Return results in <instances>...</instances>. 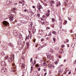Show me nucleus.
Segmentation results:
<instances>
[{"label":"nucleus","instance_id":"obj_62","mask_svg":"<svg viewBox=\"0 0 76 76\" xmlns=\"http://www.w3.org/2000/svg\"><path fill=\"white\" fill-rule=\"evenodd\" d=\"M71 33H72V32H73V30H71Z\"/></svg>","mask_w":76,"mask_h":76},{"label":"nucleus","instance_id":"obj_5","mask_svg":"<svg viewBox=\"0 0 76 76\" xmlns=\"http://www.w3.org/2000/svg\"><path fill=\"white\" fill-rule=\"evenodd\" d=\"M13 33L15 36H18V32L15 30H14L13 31Z\"/></svg>","mask_w":76,"mask_h":76},{"label":"nucleus","instance_id":"obj_4","mask_svg":"<svg viewBox=\"0 0 76 76\" xmlns=\"http://www.w3.org/2000/svg\"><path fill=\"white\" fill-rule=\"evenodd\" d=\"M38 7V9L39 10V12H40L41 10L40 9H42V6L41 5L39 4V3H38L37 4Z\"/></svg>","mask_w":76,"mask_h":76},{"label":"nucleus","instance_id":"obj_45","mask_svg":"<svg viewBox=\"0 0 76 76\" xmlns=\"http://www.w3.org/2000/svg\"><path fill=\"white\" fill-rule=\"evenodd\" d=\"M52 67H53V68H54L55 66L53 65H52Z\"/></svg>","mask_w":76,"mask_h":76},{"label":"nucleus","instance_id":"obj_30","mask_svg":"<svg viewBox=\"0 0 76 76\" xmlns=\"http://www.w3.org/2000/svg\"><path fill=\"white\" fill-rule=\"evenodd\" d=\"M38 56H36V59H38Z\"/></svg>","mask_w":76,"mask_h":76},{"label":"nucleus","instance_id":"obj_47","mask_svg":"<svg viewBox=\"0 0 76 76\" xmlns=\"http://www.w3.org/2000/svg\"><path fill=\"white\" fill-rule=\"evenodd\" d=\"M66 42H69V39H66Z\"/></svg>","mask_w":76,"mask_h":76},{"label":"nucleus","instance_id":"obj_18","mask_svg":"<svg viewBox=\"0 0 76 76\" xmlns=\"http://www.w3.org/2000/svg\"><path fill=\"white\" fill-rule=\"evenodd\" d=\"M10 47H13V44H11V43H10Z\"/></svg>","mask_w":76,"mask_h":76},{"label":"nucleus","instance_id":"obj_9","mask_svg":"<svg viewBox=\"0 0 76 76\" xmlns=\"http://www.w3.org/2000/svg\"><path fill=\"white\" fill-rule=\"evenodd\" d=\"M56 6L57 7H58V6H60L61 5V4L60 3V2H58L57 3H56Z\"/></svg>","mask_w":76,"mask_h":76},{"label":"nucleus","instance_id":"obj_64","mask_svg":"<svg viewBox=\"0 0 76 76\" xmlns=\"http://www.w3.org/2000/svg\"><path fill=\"white\" fill-rule=\"evenodd\" d=\"M46 75H47V72H45V76H46Z\"/></svg>","mask_w":76,"mask_h":76},{"label":"nucleus","instance_id":"obj_37","mask_svg":"<svg viewBox=\"0 0 76 76\" xmlns=\"http://www.w3.org/2000/svg\"><path fill=\"white\" fill-rule=\"evenodd\" d=\"M64 45H62L61 46V47L62 48H64Z\"/></svg>","mask_w":76,"mask_h":76},{"label":"nucleus","instance_id":"obj_51","mask_svg":"<svg viewBox=\"0 0 76 76\" xmlns=\"http://www.w3.org/2000/svg\"><path fill=\"white\" fill-rule=\"evenodd\" d=\"M32 60V58H31L30 59V62L31 63V61Z\"/></svg>","mask_w":76,"mask_h":76},{"label":"nucleus","instance_id":"obj_54","mask_svg":"<svg viewBox=\"0 0 76 76\" xmlns=\"http://www.w3.org/2000/svg\"><path fill=\"white\" fill-rule=\"evenodd\" d=\"M68 74H69V75H70V74H71V71H70V72H69Z\"/></svg>","mask_w":76,"mask_h":76},{"label":"nucleus","instance_id":"obj_38","mask_svg":"<svg viewBox=\"0 0 76 76\" xmlns=\"http://www.w3.org/2000/svg\"><path fill=\"white\" fill-rule=\"evenodd\" d=\"M48 58H50V56L48 55Z\"/></svg>","mask_w":76,"mask_h":76},{"label":"nucleus","instance_id":"obj_44","mask_svg":"<svg viewBox=\"0 0 76 76\" xmlns=\"http://www.w3.org/2000/svg\"><path fill=\"white\" fill-rule=\"evenodd\" d=\"M27 37V38L28 39H29V36H28Z\"/></svg>","mask_w":76,"mask_h":76},{"label":"nucleus","instance_id":"obj_58","mask_svg":"<svg viewBox=\"0 0 76 76\" xmlns=\"http://www.w3.org/2000/svg\"><path fill=\"white\" fill-rule=\"evenodd\" d=\"M44 41V39H42L41 40V41Z\"/></svg>","mask_w":76,"mask_h":76},{"label":"nucleus","instance_id":"obj_33","mask_svg":"<svg viewBox=\"0 0 76 76\" xmlns=\"http://www.w3.org/2000/svg\"><path fill=\"white\" fill-rule=\"evenodd\" d=\"M30 25L31 26H32L33 25V23L32 22H31L30 23Z\"/></svg>","mask_w":76,"mask_h":76},{"label":"nucleus","instance_id":"obj_22","mask_svg":"<svg viewBox=\"0 0 76 76\" xmlns=\"http://www.w3.org/2000/svg\"><path fill=\"white\" fill-rule=\"evenodd\" d=\"M31 15H32V16L33 15H34V12H31Z\"/></svg>","mask_w":76,"mask_h":76},{"label":"nucleus","instance_id":"obj_46","mask_svg":"<svg viewBox=\"0 0 76 76\" xmlns=\"http://www.w3.org/2000/svg\"><path fill=\"white\" fill-rule=\"evenodd\" d=\"M7 58H8V56H7L6 57H5V60H6V59H7Z\"/></svg>","mask_w":76,"mask_h":76},{"label":"nucleus","instance_id":"obj_52","mask_svg":"<svg viewBox=\"0 0 76 76\" xmlns=\"http://www.w3.org/2000/svg\"><path fill=\"white\" fill-rule=\"evenodd\" d=\"M74 64H76V59L75 60V61L74 62Z\"/></svg>","mask_w":76,"mask_h":76},{"label":"nucleus","instance_id":"obj_42","mask_svg":"<svg viewBox=\"0 0 76 76\" xmlns=\"http://www.w3.org/2000/svg\"><path fill=\"white\" fill-rule=\"evenodd\" d=\"M58 73H60V72H61V70H60V69H59V70H58Z\"/></svg>","mask_w":76,"mask_h":76},{"label":"nucleus","instance_id":"obj_56","mask_svg":"<svg viewBox=\"0 0 76 76\" xmlns=\"http://www.w3.org/2000/svg\"><path fill=\"white\" fill-rule=\"evenodd\" d=\"M27 11V10L26 9L24 10V12H26V11Z\"/></svg>","mask_w":76,"mask_h":76},{"label":"nucleus","instance_id":"obj_8","mask_svg":"<svg viewBox=\"0 0 76 76\" xmlns=\"http://www.w3.org/2000/svg\"><path fill=\"white\" fill-rule=\"evenodd\" d=\"M21 42H22L21 41V40H18V45H20V44H21Z\"/></svg>","mask_w":76,"mask_h":76},{"label":"nucleus","instance_id":"obj_21","mask_svg":"<svg viewBox=\"0 0 76 76\" xmlns=\"http://www.w3.org/2000/svg\"><path fill=\"white\" fill-rule=\"evenodd\" d=\"M59 20H60V22H60V23L61 24V23H62V20L61 19H59Z\"/></svg>","mask_w":76,"mask_h":76},{"label":"nucleus","instance_id":"obj_55","mask_svg":"<svg viewBox=\"0 0 76 76\" xmlns=\"http://www.w3.org/2000/svg\"><path fill=\"white\" fill-rule=\"evenodd\" d=\"M22 16H25V15H24V14H22Z\"/></svg>","mask_w":76,"mask_h":76},{"label":"nucleus","instance_id":"obj_57","mask_svg":"<svg viewBox=\"0 0 76 76\" xmlns=\"http://www.w3.org/2000/svg\"><path fill=\"white\" fill-rule=\"evenodd\" d=\"M33 42H35V39H34V40H33Z\"/></svg>","mask_w":76,"mask_h":76},{"label":"nucleus","instance_id":"obj_1","mask_svg":"<svg viewBox=\"0 0 76 76\" xmlns=\"http://www.w3.org/2000/svg\"><path fill=\"white\" fill-rule=\"evenodd\" d=\"M1 72L2 73L5 74V73H6V72H7V69H6V68L3 67L1 69Z\"/></svg>","mask_w":76,"mask_h":76},{"label":"nucleus","instance_id":"obj_63","mask_svg":"<svg viewBox=\"0 0 76 76\" xmlns=\"http://www.w3.org/2000/svg\"><path fill=\"white\" fill-rule=\"evenodd\" d=\"M37 16H38V17H39V14H37Z\"/></svg>","mask_w":76,"mask_h":76},{"label":"nucleus","instance_id":"obj_29","mask_svg":"<svg viewBox=\"0 0 76 76\" xmlns=\"http://www.w3.org/2000/svg\"><path fill=\"white\" fill-rule=\"evenodd\" d=\"M43 64L44 66H47V64H46V63L44 62L43 63Z\"/></svg>","mask_w":76,"mask_h":76},{"label":"nucleus","instance_id":"obj_7","mask_svg":"<svg viewBox=\"0 0 76 76\" xmlns=\"http://www.w3.org/2000/svg\"><path fill=\"white\" fill-rule=\"evenodd\" d=\"M1 64L2 66H6V62L4 61H2L1 62Z\"/></svg>","mask_w":76,"mask_h":76},{"label":"nucleus","instance_id":"obj_23","mask_svg":"<svg viewBox=\"0 0 76 76\" xmlns=\"http://www.w3.org/2000/svg\"><path fill=\"white\" fill-rule=\"evenodd\" d=\"M52 33H53V34H54L55 35L56 34V32L55 31H53Z\"/></svg>","mask_w":76,"mask_h":76},{"label":"nucleus","instance_id":"obj_12","mask_svg":"<svg viewBox=\"0 0 76 76\" xmlns=\"http://www.w3.org/2000/svg\"><path fill=\"white\" fill-rule=\"evenodd\" d=\"M64 24L65 25H66V23H67V20H64Z\"/></svg>","mask_w":76,"mask_h":76},{"label":"nucleus","instance_id":"obj_50","mask_svg":"<svg viewBox=\"0 0 76 76\" xmlns=\"http://www.w3.org/2000/svg\"><path fill=\"white\" fill-rule=\"evenodd\" d=\"M53 40L54 41H56V38H53Z\"/></svg>","mask_w":76,"mask_h":76},{"label":"nucleus","instance_id":"obj_6","mask_svg":"<svg viewBox=\"0 0 76 76\" xmlns=\"http://www.w3.org/2000/svg\"><path fill=\"white\" fill-rule=\"evenodd\" d=\"M14 58V54L12 53L11 55V58H10V59L11 61H12L13 60V58Z\"/></svg>","mask_w":76,"mask_h":76},{"label":"nucleus","instance_id":"obj_59","mask_svg":"<svg viewBox=\"0 0 76 76\" xmlns=\"http://www.w3.org/2000/svg\"><path fill=\"white\" fill-rule=\"evenodd\" d=\"M62 9L63 10H65V8H63Z\"/></svg>","mask_w":76,"mask_h":76},{"label":"nucleus","instance_id":"obj_3","mask_svg":"<svg viewBox=\"0 0 76 76\" xmlns=\"http://www.w3.org/2000/svg\"><path fill=\"white\" fill-rule=\"evenodd\" d=\"M3 23L4 25V26H7V25H8V26H9V23H8V22H7V21H3Z\"/></svg>","mask_w":76,"mask_h":76},{"label":"nucleus","instance_id":"obj_49","mask_svg":"<svg viewBox=\"0 0 76 76\" xmlns=\"http://www.w3.org/2000/svg\"><path fill=\"white\" fill-rule=\"evenodd\" d=\"M42 25H45V22H43V23H42Z\"/></svg>","mask_w":76,"mask_h":76},{"label":"nucleus","instance_id":"obj_39","mask_svg":"<svg viewBox=\"0 0 76 76\" xmlns=\"http://www.w3.org/2000/svg\"><path fill=\"white\" fill-rule=\"evenodd\" d=\"M58 57V58H61V56H59Z\"/></svg>","mask_w":76,"mask_h":76},{"label":"nucleus","instance_id":"obj_34","mask_svg":"<svg viewBox=\"0 0 76 76\" xmlns=\"http://www.w3.org/2000/svg\"><path fill=\"white\" fill-rule=\"evenodd\" d=\"M55 64H58V62H57V61H55Z\"/></svg>","mask_w":76,"mask_h":76},{"label":"nucleus","instance_id":"obj_26","mask_svg":"<svg viewBox=\"0 0 76 76\" xmlns=\"http://www.w3.org/2000/svg\"><path fill=\"white\" fill-rule=\"evenodd\" d=\"M25 50H23V54H25Z\"/></svg>","mask_w":76,"mask_h":76},{"label":"nucleus","instance_id":"obj_61","mask_svg":"<svg viewBox=\"0 0 76 76\" xmlns=\"http://www.w3.org/2000/svg\"><path fill=\"white\" fill-rule=\"evenodd\" d=\"M68 47H69V44H67Z\"/></svg>","mask_w":76,"mask_h":76},{"label":"nucleus","instance_id":"obj_24","mask_svg":"<svg viewBox=\"0 0 76 76\" xmlns=\"http://www.w3.org/2000/svg\"><path fill=\"white\" fill-rule=\"evenodd\" d=\"M35 32V31L34 30H33L32 31V33H33V34H34Z\"/></svg>","mask_w":76,"mask_h":76},{"label":"nucleus","instance_id":"obj_10","mask_svg":"<svg viewBox=\"0 0 76 76\" xmlns=\"http://www.w3.org/2000/svg\"><path fill=\"white\" fill-rule=\"evenodd\" d=\"M6 3L7 4H9L10 3V0H7L6 2Z\"/></svg>","mask_w":76,"mask_h":76},{"label":"nucleus","instance_id":"obj_43","mask_svg":"<svg viewBox=\"0 0 76 76\" xmlns=\"http://www.w3.org/2000/svg\"><path fill=\"white\" fill-rule=\"evenodd\" d=\"M46 45H45V44L43 45L42 46V47H45Z\"/></svg>","mask_w":76,"mask_h":76},{"label":"nucleus","instance_id":"obj_27","mask_svg":"<svg viewBox=\"0 0 76 76\" xmlns=\"http://www.w3.org/2000/svg\"><path fill=\"white\" fill-rule=\"evenodd\" d=\"M46 15L47 16H48L50 15V14L49 13H47L46 14Z\"/></svg>","mask_w":76,"mask_h":76},{"label":"nucleus","instance_id":"obj_17","mask_svg":"<svg viewBox=\"0 0 76 76\" xmlns=\"http://www.w3.org/2000/svg\"><path fill=\"white\" fill-rule=\"evenodd\" d=\"M75 43H73L72 44V48H73V47H74V46H75Z\"/></svg>","mask_w":76,"mask_h":76},{"label":"nucleus","instance_id":"obj_15","mask_svg":"<svg viewBox=\"0 0 76 76\" xmlns=\"http://www.w3.org/2000/svg\"><path fill=\"white\" fill-rule=\"evenodd\" d=\"M11 73H13V72H15V71H14V70L12 69V70H11Z\"/></svg>","mask_w":76,"mask_h":76},{"label":"nucleus","instance_id":"obj_31","mask_svg":"<svg viewBox=\"0 0 76 76\" xmlns=\"http://www.w3.org/2000/svg\"><path fill=\"white\" fill-rule=\"evenodd\" d=\"M54 3V2L53 1H51L50 2V3H51V4H53Z\"/></svg>","mask_w":76,"mask_h":76},{"label":"nucleus","instance_id":"obj_2","mask_svg":"<svg viewBox=\"0 0 76 76\" xmlns=\"http://www.w3.org/2000/svg\"><path fill=\"white\" fill-rule=\"evenodd\" d=\"M12 12V11L10 10V21H11V22H12L13 21V15H12V13H11V12Z\"/></svg>","mask_w":76,"mask_h":76},{"label":"nucleus","instance_id":"obj_32","mask_svg":"<svg viewBox=\"0 0 76 76\" xmlns=\"http://www.w3.org/2000/svg\"><path fill=\"white\" fill-rule=\"evenodd\" d=\"M40 70H41V68L40 67L38 68V70L39 71H40Z\"/></svg>","mask_w":76,"mask_h":76},{"label":"nucleus","instance_id":"obj_13","mask_svg":"<svg viewBox=\"0 0 76 76\" xmlns=\"http://www.w3.org/2000/svg\"><path fill=\"white\" fill-rule=\"evenodd\" d=\"M59 53L61 54H63V51L62 50H60L59 51Z\"/></svg>","mask_w":76,"mask_h":76},{"label":"nucleus","instance_id":"obj_35","mask_svg":"<svg viewBox=\"0 0 76 76\" xmlns=\"http://www.w3.org/2000/svg\"><path fill=\"white\" fill-rule=\"evenodd\" d=\"M48 13H49L50 12V10H48Z\"/></svg>","mask_w":76,"mask_h":76},{"label":"nucleus","instance_id":"obj_19","mask_svg":"<svg viewBox=\"0 0 76 76\" xmlns=\"http://www.w3.org/2000/svg\"><path fill=\"white\" fill-rule=\"evenodd\" d=\"M52 21H53V23H54V22H55V19H54V18H52Z\"/></svg>","mask_w":76,"mask_h":76},{"label":"nucleus","instance_id":"obj_41","mask_svg":"<svg viewBox=\"0 0 76 76\" xmlns=\"http://www.w3.org/2000/svg\"><path fill=\"white\" fill-rule=\"evenodd\" d=\"M8 60L9 62H10V58H8Z\"/></svg>","mask_w":76,"mask_h":76},{"label":"nucleus","instance_id":"obj_28","mask_svg":"<svg viewBox=\"0 0 76 76\" xmlns=\"http://www.w3.org/2000/svg\"><path fill=\"white\" fill-rule=\"evenodd\" d=\"M25 72H26V70H24L23 71V74H24V73H25Z\"/></svg>","mask_w":76,"mask_h":76},{"label":"nucleus","instance_id":"obj_40","mask_svg":"<svg viewBox=\"0 0 76 76\" xmlns=\"http://www.w3.org/2000/svg\"><path fill=\"white\" fill-rule=\"evenodd\" d=\"M34 64H36V60H34Z\"/></svg>","mask_w":76,"mask_h":76},{"label":"nucleus","instance_id":"obj_60","mask_svg":"<svg viewBox=\"0 0 76 76\" xmlns=\"http://www.w3.org/2000/svg\"><path fill=\"white\" fill-rule=\"evenodd\" d=\"M47 29H50V27H47Z\"/></svg>","mask_w":76,"mask_h":76},{"label":"nucleus","instance_id":"obj_36","mask_svg":"<svg viewBox=\"0 0 76 76\" xmlns=\"http://www.w3.org/2000/svg\"><path fill=\"white\" fill-rule=\"evenodd\" d=\"M26 45L28 46V47H29V45L28 43H27Z\"/></svg>","mask_w":76,"mask_h":76},{"label":"nucleus","instance_id":"obj_11","mask_svg":"<svg viewBox=\"0 0 76 76\" xmlns=\"http://www.w3.org/2000/svg\"><path fill=\"white\" fill-rule=\"evenodd\" d=\"M18 36L20 39H21V38H22V36L20 34H19V35Z\"/></svg>","mask_w":76,"mask_h":76},{"label":"nucleus","instance_id":"obj_14","mask_svg":"<svg viewBox=\"0 0 76 76\" xmlns=\"http://www.w3.org/2000/svg\"><path fill=\"white\" fill-rule=\"evenodd\" d=\"M67 1H68V0H66L64 2V4H66L67 3Z\"/></svg>","mask_w":76,"mask_h":76},{"label":"nucleus","instance_id":"obj_25","mask_svg":"<svg viewBox=\"0 0 76 76\" xmlns=\"http://www.w3.org/2000/svg\"><path fill=\"white\" fill-rule=\"evenodd\" d=\"M31 71H32V70H33V66H31Z\"/></svg>","mask_w":76,"mask_h":76},{"label":"nucleus","instance_id":"obj_48","mask_svg":"<svg viewBox=\"0 0 76 76\" xmlns=\"http://www.w3.org/2000/svg\"><path fill=\"white\" fill-rule=\"evenodd\" d=\"M19 3L20 4H22V1H20L19 2Z\"/></svg>","mask_w":76,"mask_h":76},{"label":"nucleus","instance_id":"obj_16","mask_svg":"<svg viewBox=\"0 0 76 76\" xmlns=\"http://www.w3.org/2000/svg\"><path fill=\"white\" fill-rule=\"evenodd\" d=\"M1 55H2V56H4V55H5V53H4L3 52H1Z\"/></svg>","mask_w":76,"mask_h":76},{"label":"nucleus","instance_id":"obj_20","mask_svg":"<svg viewBox=\"0 0 76 76\" xmlns=\"http://www.w3.org/2000/svg\"><path fill=\"white\" fill-rule=\"evenodd\" d=\"M68 19L69 20H70V21L72 20V18H71L69 17L68 18Z\"/></svg>","mask_w":76,"mask_h":76},{"label":"nucleus","instance_id":"obj_53","mask_svg":"<svg viewBox=\"0 0 76 76\" xmlns=\"http://www.w3.org/2000/svg\"><path fill=\"white\" fill-rule=\"evenodd\" d=\"M51 35V33H49V36H50Z\"/></svg>","mask_w":76,"mask_h":76}]
</instances>
